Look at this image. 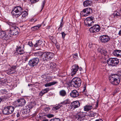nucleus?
<instances>
[{
	"label": "nucleus",
	"instance_id": "680f3d73",
	"mask_svg": "<svg viewBox=\"0 0 121 121\" xmlns=\"http://www.w3.org/2000/svg\"><path fill=\"white\" fill-rule=\"evenodd\" d=\"M20 116V114L19 112H18L17 115V117H18Z\"/></svg>",
	"mask_w": 121,
	"mask_h": 121
},
{
	"label": "nucleus",
	"instance_id": "7ed1b4c3",
	"mask_svg": "<svg viewBox=\"0 0 121 121\" xmlns=\"http://www.w3.org/2000/svg\"><path fill=\"white\" fill-rule=\"evenodd\" d=\"M81 82V80L80 78L75 77L72 79L70 84L72 87H78L80 86Z\"/></svg>",
	"mask_w": 121,
	"mask_h": 121
},
{
	"label": "nucleus",
	"instance_id": "39448f33",
	"mask_svg": "<svg viewBox=\"0 0 121 121\" xmlns=\"http://www.w3.org/2000/svg\"><path fill=\"white\" fill-rule=\"evenodd\" d=\"M52 79V77L49 76L48 78H47L46 79H45L44 80H43V82L44 83V84L45 83L44 85L45 87H47L50 86L58 83V82L56 81H53V82L48 83V82L51 81Z\"/></svg>",
	"mask_w": 121,
	"mask_h": 121
},
{
	"label": "nucleus",
	"instance_id": "2eb2a0df",
	"mask_svg": "<svg viewBox=\"0 0 121 121\" xmlns=\"http://www.w3.org/2000/svg\"><path fill=\"white\" fill-rule=\"evenodd\" d=\"M92 12V9L90 8H87L84 9L81 13H82L83 16H86L90 14Z\"/></svg>",
	"mask_w": 121,
	"mask_h": 121
},
{
	"label": "nucleus",
	"instance_id": "4468645a",
	"mask_svg": "<svg viewBox=\"0 0 121 121\" xmlns=\"http://www.w3.org/2000/svg\"><path fill=\"white\" fill-rule=\"evenodd\" d=\"M98 52L101 53L102 55L104 56H103V58H104L105 60L107 59V58H108L109 56L106 54L107 51L104 48H99L98 49Z\"/></svg>",
	"mask_w": 121,
	"mask_h": 121
},
{
	"label": "nucleus",
	"instance_id": "774afa93",
	"mask_svg": "<svg viewBox=\"0 0 121 121\" xmlns=\"http://www.w3.org/2000/svg\"><path fill=\"white\" fill-rule=\"evenodd\" d=\"M2 99L0 97V103L2 101Z\"/></svg>",
	"mask_w": 121,
	"mask_h": 121
},
{
	"label": "nucleus",
	"instance_id": "a18cd8bd",
	"mask_svg": "<svg viewBox=\"0 0 121 121\" xmlns=\"http://www.w3.org/2000/svg\"><path fill=\"white\" fill-rule=\"evenodd\" d=\"M50 90L49 88H47L43 89V91L45 92V93H47Z\"/></svg>",
	"mask_w": 121,
	"mask_h": 121
},
{
	"label": "nucleus",
	"instance_id": "f03ea898",
	"mask_svg": "<svg viewBox=\"0 0 121 121\" xmlns=\"http://www.w3.org/2000/svg\"><path fill=\"white\" fill-rule=\"evenodd\" d=\"M54 54L52 52H43L42 58L44 61H48L52 59L54 57Z\"/></svg>",
	"mask_w": 121,
	"mask_h": 121
},
{
	"label": "nucleus",
	"instance_id": "4c0bfd02",
	"mask_svg": "<svg viewBox=\"0 0 121 121\" xmlns=\"http://www.w3.org/2000/svg\"><path fill=\"white\" fill-rule=\"evenodd\" d=\"M0 91L2 95L6 94L8 92L7 90L6 89H1Z\"/></svg>",
	"mask_w": 121,
	"mask_h": 121
},
{
	"label": "nucleus",
	"instance_id": "4be33fe9",
	"mask_svg": "<svg viewBox=\"0 0 121 121\" xmlns=\"http://www.w3.org/2000/svg\"><path fill=\"white\" fill-rule=\"evenodd\" d=\"M0 38H4L5 39H8L9 37L6 35L5 32L4 31H0Z\"/></svg>",
	"mask_w": 121,
	"mask_h": 121
},
{
	"label": "nucleus",
	"instance_id": "a878e982",
	"mask_svg": "<svg viewBox=\"0 0 121 121\" xmlns=\"http://www.w3.org/2000/svg\"><path fill=\"white\" fill-rule=\"evenodd\" d=\"M7 23L9 26L10 29L12 30V29L15 27H17L16 26V23L14 22H7Z\"/></svg>",
	"mask_w": 121,
	"mask_h": 121
},
{
	"label": "nucleus",
	"instance_id": "72a5a7b5",
	"mask_svg": "<svg viewBox=\"0 0 121 121\" xmlns=\"http://www.w3.org/2000/svg\"><path fill=\"white\" fill-rule=\"evenodd\" d=\"M43 54V52H35L34 54L35 56H37L38 57H41Z\"/></svg>",
	"mask_w": 121,
	"mask_h": 121
},
{
	"label": "nucleus",
	"instance_id": "6e6552de",
	"mask_svg": "<svg viewBox=\"0 0 121 121\" xmlns=\"http://www.w3.org/2000/svg\"><path fill=\"white\" fill-rule=\"evenodd\" d=\"M85 116L84 112H79L76 113L75 117L77 120L80 121H83L85 120Z\"/></svg>",
	"mask_w": 121,
	"mask_h": 121
},
{
	"label": "nucleus",
	"instance_id": "7c9ffc66",
	"mask_svg": "<svg viewBox=\"0 0 121 121\" xmlns=\"http://www.w3.org/2000/svg\"><path fill=\"white\" fill-rule=\"evenodd\" d=\"M16 68V66H13L11 68L8 70V72L10 73H13L14 72H13V71H14Z\"/></svg>",
	"mask_w": 121,
	"mask_h": 121
},
{
	"label": "nucleus",
	"instance_id": "a211bd4d",
	"mask_svg": "<svg viewBox=\"0 0 121 121\" xmlns=\"http://www.w3.org/2000/svg\"><path fill=\"white\" fill-rule=\"evenodd\" d=\"M80 104L79 102L78 101H75L72 103L70 106L71 108L73 109H74L80 106Z\"/></svg>",
	"mask_w": 121,
	"mask_h": 121
},
{
	"label": "nucleus",
	"instance_id": "ddd939ff",
	"mask_svg": "<svg viewBox=\"0 0 121 121\" xmlns=\"http://www.w3.org/2000/svg\"><path fill=\"white\" fill-rule=\"evenodd\" d=\"M113 15L115 20H119L121 16V8L120 10H116L113 13Z\"/></svg>",
	"mask_w": 121,
	"mask_h": 121
},
{
	"label": "nucleus",
	"instance_id": "cd10ccee",
	"mask_svg": "<svg viewBox=\"0 0 121 121\" xmlns=\"http://www.w3.org/2000/svg\"><path fill=\"white\" fill-rule=\"evenodd\" d=\"M43 42V41L40 40L36 41L35 44L34 45V48H35L37 47H39L41 45Z\"/></svg>",
	"mask_w": 121,
	"mask_h": 121
},
{
	"label": "nucleus",
	"instance_id": "c03bdc74",
	"mask_svg": "<svg viewBox=\"0 0 121 121\" xmlns=\"http://www.w3.org/2000/svg\"><path fill=\"white\" fill-rule=\"evenodd\" d=\"M50 121H61L60 119L58 118L52 119L50 120Z\"/></svg>",
	"mask_w": 121,
	"mask_h": 121
},
{
	"label": "nucleus",
	"instance_id": "c9c22d12",
	"mask_svg": "<svg viewBox=\"0 0 121 121\" xmlns=\"http://www.w3.org/2000/svg\"><path fill=\"white\" fill-rule=\"evenodd\" d=\"M88 116L90 117H94L97 116V113L92 111L89 112H88Z\"/></svg>",
	"mask_w": 121,
	"mask_h": 121
},
{
	"label": "nucleus",
	"instance_id": "13d9d810",
	"mask_svg": "<svg viewBox=\"0 0 121 121\" xmlns=\"http://www.w3.org/2000/svg\"><path fill=\"white\" fill-rule=\"evenodd\" d=\"M95 121H103V120L101 119H96V120H95Z\"/></svg>",
	"mask_w": 121,
	"mask_h": 121
},
{
	"label": "nucleus",
	"instance_id": "69168bd1",
	"mask_svg": "<svg viewBox=\"0 0 121 121\" xmlns=\"http://www.w3.org/2000/svg\"><path fill=\"white\" fill-rule=\"evenodd\" d=\"M84 87L85 88V89L86 88V84H85L84 85Z\"/></svg>",
	"mask_w": 121,
	"mask_h": 121
},
{
	"label": "nucleus",
	"instance_id": "6ab92c4d",
	"mask_svg": "<svg viewBox=\"0 0 121 121\" xmlns=\"http://www.w3.org/2000/svg\"><path fill=\"white\" fill-rule=\"evenodd\" d=\"M17 104L18 106L22 107L24 105L26 102L25 100L23 99H18L17 101Z\"/></svg>",
	"mask_w": 121,
	"mask_h": 121
},
{
	"label": "nucleus",
	"instance_id": "f3484780",
	"mask_svg": "<svg viewBox=\"0 0 121 121\" xmlns=\"http://www.w3.org/2000/svg\"><path fill=\"white\" fill-rule=\"evenodd\" d=\"M23 47L19 46L17 47L16 49V53H17V55H22L23 54L24 52V49Z\"/></svg>",
	"mask_w": 121,
	"mask_h": 121
},
{
	"label": "nucleus",
	"instance_id": "09e8293b",
	"mask_svg": "<svg viewBox=\"0 0 121 121\" xmlns=\"http://www.w3.org/2000/svg\"><path fill=\"white\" fill-rule=\"evenodd\" d=\"M41 77L42 78L46 79L47 78V76L46 75V74H44L42 75L41 76Z\"/></svg>",
	"mask_w": 121,
	"mask_h": 121
},
{
	"label": "nucleus",
	"instance_id": "49530a36",
	"mask_svg": "<svg viewBox=\"0 0 121 121\" xmlns=\"http://www.w3.org/2000/svg\"><path fill=\"white\" fill-rule=\"evenodd\" d=\"M27 44L29 45V46L30 47H34V45H33L32 42L31 41H30L28 42V43Z\"/></svg>",
	"mask_w": 121,
	"mask_h": 121
},
{
	"label": "nucleus",
	"instance_id": "5fc2aeb1",
	"mask_svg": "<svg viewBox=\"0 0 121 121\" xmlns=\"http://www.w3.org/2000/svg\"><path fill=\"white\" fill-rule=\"evenodd\" d=\"M31 79V78H29L28 77H27L26 78V80L27 81V82H30Z\"/></svg>",
	"mask_w": 121,
	"mask_h": 121
},
{
	"label": "nucleus",
	"instance_id": "58836bf2",
	"mask_svg": "<svg viewBox=\"0 0 121 121\" xmlns=\"http://www.w3.org/2000/svg\"><path fill=\"white\" fill-rule=\"evenodd\" d=\"M51 109L49 107H46L43 108L44 112L45 113L48 112Z\"/></svg>",
	"mask_w": 121,
	"mask_h": 121
},
{
	"label": "nucleus",
	"instance_id": "de8ad7c7",
	"mask_svg": "<svg viewBox=\"0 0 121 121\" xmlns=\"http://www.w3.org/2000/svg\"><path fill=\"white\" fill-rule=\"evenodd\" d=\"M30 1L32 3L34 4L38 2L39 0H30Z\"/></svg>",
	"mask_w": 121,
	"mask_h": 121
},
{
	"label": "nucleus",
	"instance_id": "412c9836",
	"mask_svg": "<svg viewBox=\"0 0 121 121\" xmlns=\"http://www.w3.org/2000/svg\"><path fill=\"white\" fill-rule=\"evenodd\" d=\"M72 68L71 69L72 74L74 75L78 71L79 69V66L77 65H74L73 66Z\"/></svg>",
	"mask_w": 121,
	"mask_h": 121
},
{
	"label": "nucleus",
	"instance_id": "b1692460",
	"mask_svg": "<svg viewBox=\"0 0 121 121\" xmlns=\"http://www.w3.org/2000/svg\"><path fill=\"white\" fill-rule=\"evenodd\" d=\"M114 55L117 57L121 56V50H114L113 52Z\"/></svg>",
	"mask_w": 121,
	"mask_h": 121
},
{
	"label": "nucleus",
	"instance_id": "f704fd0d",
	"mask_svg": "<svg viewBox=\"0 0 121 121\" xmlns=\"http://www.w3.org/2000/svg\"><path fill=\"white\" fill-rule=\"evenodd\" d=\"M62 106L61 104H59L53 107L52 109V110L55 111L59 109Z\"/></svg>",
	"mask_w": 121,
	"mask_h": 121
},
{
	"label": "nucleus",
	"instance_id": "c85d7f7f",
	"mask_svg": "<svg viewBox=\"0 0 121 121\" xmlns=\"http://www.w3.org/2000/svg\"><path fill=\"white\" fill-rule=\"evenodd\" d=\"M59 94L60 96L64 97L66 95L67 93L65 90H62L60 91Z\"/></svg>",
	"mask_w": 121,
	"mask_h": 121
},
{
	"label": "nucleus",
	"instance_id": "9d476101",
	"mask_svg": "<svg viewBox=\"0 0 121 121\" xmlns=\"http://www.w3.org/2000/svg\"><path fill=\"white\" fill-rule=\"evenodd\" d=\"M100 42L103 43H106L110 40V38L106 35H103L100 36L99 38Z\"/></svg>",
	"mask_w": 121,
	"mask_h": 121
},
{
	"label": "nucleus",
	"instance_id": "a19ab883",
	"mask_svg": "<svg viewBox=\"0 0 121 121\" xmlns=\"http://www.w3.org/2000/svg\"><path fill=\"white\" fill-rule=\"evenodd\" d=\"M64 22H60V26L58 28L57 30L59 32H60L61 30H62V27L63 26L64 24Z\"/></svg>",
	"mask_w": 121,
	"mask_h": 121
},
{
	"label": "nucleus",
	"instance_id": "423d86ee",
	"mask_svg": "<svg viewBox=\"0 0 121 121\" xmlns=\"http://www.w3.org/2000/svg\"><path fill=\"white\" fill-rule=\"evenodd\" d=\"M14 109V107L13 106H7L4 108L2 111L3 113L6 115L11 114L13 112Z\"/></svg>",
	"mask_w": 121,
	"mask_h": 121
},
{
	"label": "nucleus",
	"instance_id": "c756f323",
	"mask_svg": "<svg viewBox=\"0 0 121 121\" xmlns=\"http://www.w3.org/2000/svg\"><path fill=\"white\" fill-rule=\"evenodd\" d=\"M92 105H86L84 107V109L85 111H87L92 109Z\"/></svg>",
	"mask_w": 121,
	"mask_h": 121
},
{
	"label": "nucleus",
	"instance_id": "5701e85b",
	"mask_svg": "<svg viewBox=\"0 0 121 121\" xmlns=\"http://www.w3.org/2000/svg\"><path fill=\"white\" fill-rule=\"evenodd\" d=\"M92 3L91 0H86L83 2V4L84 7H87L91 6Z\"/></svg>",
	"mask_w": 121,
	"mask_h": 121
},
{
	"label": "nucleus",
	"instance_id": "1a4fd4ad",
	"mask_svg": "<svg viewBox=\"0 0 121 121\" xmlns=\"http://www.w3.org/2000/svg\"><path fill=\"white\" fill-rule=\"evenodd\" d=\"M101 27L99 25L95 24L89 29V31L91 33H96L99 31Z\"/></svg>",
	"mask_w": 121,
	"mask_h": 121
},
{
	"label": "nucleus",
	"instance_id": "603ef678",
	"mask_svg": "<svg viewBox=\"0 0 121 121\" xmlns=\"http://www.w3.org/2000/svg\"><path fill=\"white\" fill-rule=\"evenodd\" d=\"M73 57L75 59H77L78 57V54L77 53L73 55Z\"/></svg>",
	"mask_w": 121,
	"mask_h": 121
},
{
	"label": "nucleus",
	"instance_id": "6e6d98bb",
	"mask_svg": "<svg viewBox=\"0 0 121 121\" xmlns=\"http://www.w3.org/2000/svg\"><path fill=\"white\" fill-rule=\"evenodd\" d=\"M45 93V92H44L43 91H41L40 93V95H43Z\"/></svg>",
	"mask_w": 121,
	"mask_h": 121
},
{
	"label": "nucleus",
	"instance_id": "2f4dec72",
	"mask_svg": "<svg viewBox=\"0 0 121 121\" xmlns=\"http://www.w3.org/2000/svg\"><path fill=\"white\" fill-rule=\"evenodd\" d=\"M30 112V109H28L27 108L22 110L21 111V112L23 114H28Z\"/></svg>",
	"mask_w": 121,
	"mask_h": 121
},
{
	"label": "nucleus",
	"instance_id": "37998d69",
	"mask_svg": "<svg viewBox=\"0 0 121 121\" xmlns=\"http://www.w3.org/2000/svg\"><path fill=\"white\" fill-rule=\"evenodd\" d=\"M45 3H46V1H45V0H43L42 2V4H41V11H42V9H43L44 6L45 4Z\"/></svg>",
	"mask_w": 121,
	"mask_h": 121
},
{
	"label": "nucleus",
	"instance_id": "f8f14e48",
	"mask_svg": "<svg viewBox=\"0 0 121 121\" xmlns=\"http://www.w3.org/2000/svg\"><path fill=\"white\" fill-rule=\"evenodd\" d=\"M39 61V59L38 58H33L30 60L29 64L31 67H33L37 65Z\"/></svg>",
	"mask_w": 121,
	"mask_h": 121
},
{
	"label": "nucleus",
	"instance_id": "338daca9",
	"mask_svg": "<svg viewBox=\"0 0 121 121\" xmlns=\"http://www.w3.org/2000/svg\"><path fill=\"white\" fill-rule=\"evenodd\" d=\"M61 22H63V17H62L61 20Z\"/></svg>",
	"mask_w": 121,
	"mask_h": 121
},
{
	"label": "nucleus",
	"instance_id": "9b49d317",
	"mask_svg": "<svg viewBox=\"0 0 121 121\" xmlns=\"http://www.w3.org/2000/svg\"><path fill=\"white\" fill-rule=\"evenodd\" d=\"M12 29H10L9 32V33L11 35V36L9 35V36L11 37L12 36H17L19 31V28L18 27H16Z\"/></svg>",
	"mask_w": 121,
	"mask_h": 121
},
{
	"label": "nucleus",
	"instance_id": "dca6fc26",
	"mask_svg": "<svg viewBox=\"0 0 121 121\" xmlns=\"http://www.w3.org/2000/svg\"><path fill=\"white\" fill-rule=\"evenodd\" d=\"M22 17H19V21L20 22H24L25 20L26 17L28 15V13L25 11L22 12Z\"/></svg>",
	"mask_w": 121,
	"mask_h": 121
},
{
	"label": "nucleus",
	"instance_id": "4d7b16f0",
	"mask_svg": "<svg viewBox=\"0 0 121 121\" xmlns=\"http://www.w3.org/2000/svg\"><path fill=\"white\" fill-rule=\"evenodd\" d=\"M49 38H50V39L51 40H52V42H53V41H52V40L54 39V38L52 36H50L49 37Z\"/></svg>",
	"mask_w": 121,
	"mask_h": 121
},
{
	"label": "nucleus",
	"instance_id": "20e7f679",
	"mask_svg": "<svg viewBox=\"0 0 121 121\" xmlns=\"http://www.w3.org/2000/svg\"><path fill=\"white\" fill-rule=\"evenodd\" d=\"M106 62L109 66H114L117 65L119 62V59L117 58H107Z\"/></svg>",
	"mask_w": 121,
	"mask_h": 121
},
{
	"label": "nucleus",
	"instance_id": "3c124183",
	"mask_svg": "<svg viewBox=\"0 0 121 121\" xmlns=\"http://www.w3.org/2000/svg\"><path fill=\"white\" fill-rule=\"evenodd\" d=\"M47 116L48 117L51 118L54 116V115L52 114H48L47 115Z\"/></svg>",
	"mask_w": 121,
	"mask_h": 121
},
{
	"label": "nucleus",
	"instance_id": "0e129e2a",
	"mask_svg": "<svg viewBox=\"0 0 121 121\" xmlns=\"http://www.w3.org/2000/svg\"><path fill=\"white\" fill-rule=\"evenodd\" d=\"M79 70L80 71H81L82 70V69L81 67H80L79 68Z\"/></svg>",
	"mask_w": 121,
	"mask_h": 121
},
{
	"label": "nucleus",
	"instance_id": "052dcab7",
	"mask_svg": "<svg viewBox=\"0 0 121 121\" xmlns=\"http://www.w3.org/2000/svg\"><path fill=\"white\" fill-rule=\"evenodd\" d=\"M98 103H96L95 104V108H97L98 107Z\"/></svg>",
	"mask_w": 121,
	"mask_h": 121
},
{
	"label": "nucleus",
	"instance_id": "79ce46f5",
	"mask_svg": "<svg viewBox=\"0 0 121 121\" xmlns=\"http://www.w3.org/2000/svg\"><path fill=\"white\" fill-rule=\"evenodd\" d=\"M69 102L68 100H65L63 102L61 103V104H62L63 105H65L66 104H69Z\"/></svg>",
	"mask_w": 121,
	"mask_h": 121
},
{
	"label": "nucleus",
	"instance_id": "864d4df0",
	"mask_svg": "<svg viewBox=\"0 0 121 121\" xmlns=\"http://www.w3.org/2000/svg\"><path fill=\"white\" fill-rule=\"evenodd\" d=\"M88 47L89 48H92L93 47V45H92V44L91 43H89Z\"/></svg>",
	"mask_w": 121,
	"mask_h": 121
},
{
	"label": "nucleus",
	"instance_id": "bb28decb",
	"mask_svg": "<svg viewBox=\"0 0 121 121\" xmlns=\"http://www.w3.org/2000/svg\"><path fill=\"white\" fill-rule=\"evenodd\" d=\"M12 14L13 16L14 17L17 18L20 16L21 15V13H17L14 11H12Z\"/></svg>",
	"mask_w": 121,
	"mask_h": 121
},
{
	"label": "nucleus",
	"instance_id": "e2e57ef3",
	"mask_svg": "<svg viewBox=\"0 0 121 121\" xmlns=\"http://www.w3.org/2000/svg\"><path fill=\"white\" fill-rule=\"evenodd\" d=\"M118 34L120 35H121V30H120L119 31Z\"/></svg>",
	"mask_w": 121,
	"mask_h": 121
},
{
	"label": "nucleus",
	"instance_id": "ea45409f",
	"mask_svg": "<svg viewBox=\"0 0 121 121\" xmlns=\"http://www.w3.org/2000/svg\"><path fill=\"white\" fill-rule=\"evenodd\" d=\"M57 34L59 35H60L61 34L62 37L64 39H65V37L66 35V34L64 33V32H62L61 33H57Z\"/></svg>",
	"mask_w": 121,
	"mask_h": 121
},
{
	"label": "nucleus",
	"instance_id": "e433bc0d",
	"mask_svg": "<svg viewBox=\"0 0 121 121\" xmlns=\"http://www.w3.org/2000/svg\"><path fill=\"white\" fill-rule=\"evenodd\" d=\"M35 105V104L34 102H31L29 104L27 107H28L29 108H28L30 109H30L32 108Z\"/></svg>",
	"mask_w": 121,
	"mask_h": 121
},
{
	"label": "nucleus",
	"instance_id": "0eeeda50",
	"mask_svg": "<svg viewBox=\"0 0 121 121\" xmlns=\"http://www.w3.org/2000/svg\"><path fill=\"white\" fill-rule=\"evenodd\" d=\"M95 22V18L93 17H87L84 21L85 24L87 26H90L93 25Z\"/></svg>",
	"mask_w": 121,
	"mask_h": 121
},
{
	"label": "nucleus",
	"instance_id": "f257e3e1",
	"mask_svg": "<svg viewBox=\"0 0 121 121\" xmlns=\"http://www.w3.org/2000/svg\"><path fill=\"white\" fill-rule=\"evenodd\" d=\"M109 79L110 82L115 85L119 84L120 82V77L116 74L112 75L109 77Z\"/></svg>",
	"mask_w": 121,
	"mask_h": 121
},
{
	"label": "nucleus",
	"instance_id": "473e14b6",
	"mask_svg": "<svg viewBox=\"0 0 121 121\" xmlns=\"http://www.w3.org/2000/svg\"><path fill=\"white\" fill-rule=\"evenodd\" d=\"M41 24H39L37 25L36 26H35L31 28V29L33 31H35L38 30L39 28L41 26Z\"/></svg>",
	"mask_w": 121,
	"mask_h": 121
},
{
	"label": "nucleus",
	"instance_id": "8fccbe9b",
	"mask_svg": "<svg viewBox=\"0 0 121 121\" xmlns=\"http://www.w3.org/2000/svg\"><path fill=\"white\" fill-rule=\"evenodd\" d=\"M29 57V56L28 55H27L26 56H25V58H24V60L25 61H26L27 60Z\"/></svg>",
	"mask_w": 121,
	"mask_h": 121
},
{
	"label": "nucleus",
	"instance_id": "bf43d9fd",
	"mask_svg": "<svg viewBox=\"0 0 121 121\" xmlns=\"http://www.w3.org/2000/svg\"><path fill=\"white\" fill-rule=\"evenodd\" d=\"M56 48L57 49H59L60 48V46L59 45L56 44Z\"/></svg>",
	"mask_w": 121,
	"mask_h": 121
},
{
	"label": "nucleus",
	"instance_id": "aec40b11",
	"mask_svg": "<svg viewBox=\"0 0 121 121\" xmlns=\"http://www.w3.org/2000/svg\"><path fill=\"white\" fill-rule=\"evenodd\" d=\"M70 96L73 98H75L77 97L79 95V93L76 90L72 91L70 93Z\"/></svg>",
	"mask_w": 121,
	"mask_h": 121
},
{
	"label": "nucleus",
	"instance_id": "393cba45",
	"mask_svg": "<svg viewBox=\"0 0 121 121\" xmlns=\"http://www.w3.org/2000/svg\"><path fill=\"white\" fill-rule=\"evenodd\" d=\"M12 11L22 13V9L21 7L17 6L15 7Z\"/></svg>",
	"mask_w": 121,
	"mask_h": 121
}]
</instances>
